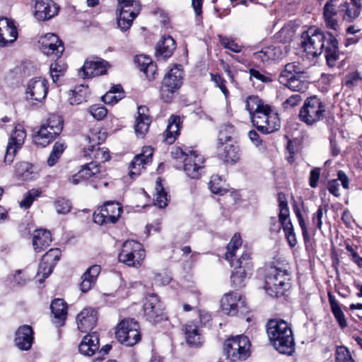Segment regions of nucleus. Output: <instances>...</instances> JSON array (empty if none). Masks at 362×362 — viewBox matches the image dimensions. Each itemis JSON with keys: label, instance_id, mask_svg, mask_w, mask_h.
Here are the masks:
<instances>
[{"label": "nucleus", "instance_id": "nucleus-1", "mask_svg": "<svg viewBox=\"0 0 362 362\" xmlns=\"http://www.w3.org/2000/svg\"><path fill=\"white\" fill-rule=\"evenodd\" d=\"M302 47L308 56L315 57L325 52L327 63L333 64L339 57L338 42L333 35L311 28L302 35Z\"/></svg>", "mask_w": 362, "mask_h": 362}, {"label": "nucleus", "instance_id": "nucleus-2", "mask_svg": "<svg viewBox=\"0 0 362 362\" xmlns=\"http://www.w3.org/2000/svg\"><path fill=\"white\" fill-rule=\"evenodd\" d=\"M267 333L272 346L281 354L291 355L294 351V339L289 324L281 319L269 320Z\"/></svg>", "mask_w": 362, "mask_h": 362}, {"label": "nucleus", "instance_id": "nucleus-3", "mask_svg": "<svg viewBox=\"0 0 362 362\" xmlns=\"http://www.w3.org/2000/svg\"><path fill=\"white\" fill-rule=\"evenodd\" d=\"M105 133L101 132L99 128H93L83 136L81 145L85 157L93 159L92 162L100 164L110 159L108 150L105 147H100L99 145L105 141Z\"/></svg>", "mask_w": 362, "mask_h": 362}, {"label": "nucleus", "instance_id": "nucleus-4", "mask_svg": "<svg viewBox=\"0 0 362 362\" xmlns=\"http://www.w3.org/2000/svg\"><path fill=\"white\" fill-rule=\"evenodd\" d=\"M308 74L298 62L288 63L281 72L279 81L293 91L304 92L308 88Z\"/></svg>", "mask_w": 362, "mask_h": 362}, {"label": "nucleus", "instance_id": "nucleus-5", "mask_svg": "<svg viewBox=\"0 0 362 362\" xmlns=\"http://www.w3.org/2000/svg\"><path fill=\"white\" fill-rule=\"evenodd\" d=\"M290 273L284 267H271L265 277L264 289L272 297L283 296L288 287Z\"/></svg>", "mask_w": 362, "mask_h": 362}, {"label": "nucleus", "instance_id": "nucleus-6", "mask_svg": "<svg viewBox=\"0 0 362 362\" xmlns=\"http://www.w3.org/2000/svg\"><path fill=\"white\" fill-rule=\"evenodd\" d=\"M242 245V239L238 233H235L227 245L225 259L228 260L233 268L243 269L248 273H252L253 264L251 260V253L245 250L240 257L236 258L237 252Z\"/></svg>", "mask_w": 362, "mask_h": 362}, {"label": "nucleus", "instance_id": "nucleus-7", "mask_svg": "<svg viewBox=\"0 0 362 362\" xmlns=\"http://www.w3.org/2000/svg\"><path fill=\"white\" fill-rule=\"evenodd\" d=\"M251 122L263 134H270L279 129L280 119L278 114L268 105L252 117Z\"/></svg>", "mask_w": 362, "mask_h": 362}, {"label": "nucleus", "instance_id": "nucleus-8", "mask_svg": "<svg viewBox=\"0 0 362 362\" xmlns=\"http://www.w3.org/2000/svg\"><path fill=\"white\" fill-rule=\"evenodd\" d=\"M183 71L181 65H175L164 76L160 88L162 100L171 101L174 93L182 84Z\"/></svg>", "mask_w": 362, "mask_h": 362}, {"label": "nucleus", "instance_id": "nucleus-9", "mask_svg": "<svg viewBox=\"0 0 362 362\" xmlns=\"http://www.w3.org/2000/svg\"><path fill=\"white\" fill-rule=\"evenodd\" d=\"M250 341L244 335L227 339L224 342V354L231 361L245 360L249 356Z\"/></svg>", "mask_w": 362, "mask_h": 362}, {"label": "nucleus", "instance_id": "nucleus-10", "mask_svg": "<svg viewBox=\"0 0 362 362\" xmlns=\"http://www.w3.org/2000/svg\"><path fill=\"white\" fill-rule=\"evenodd\" d=\"M325 105L316 96L306 99L299 112L300 119L308 125L320 121L325 115Z\"/></svg>", "mask_w": 362, "mask_h": 362}, {"label": "nucleus", "instance_id": "nucleus-11", "mask_svg": "<svg viewBox=\"0 0 362 362\" xmlns=\"http://www.w3.org/2000/svg\"><path fill=\"white\" fill-rule=\"evenodd\" d=\"M144 257V250L139 242L127 240L122 245L118 259L128 266L137 267L141 265Z\"/></svg>", "mask_w": 362, "mask_h": 362}, {"label": "nucleus", "instance_id": "nucleus-12", "mask_svg": "<svg viewBox=\"0 0 362 362\" xmlns=\"http://www.w3.org/2000/svg\"><path fill=\"white\" fill-rule=\"evenodd\" d=\"M221 307L225 314L231 316L237 315L238 312L244 313L247 311L245 298L238 292L224 294L221 299Z\"/></svg>", "mask_w": 362, "mask_h": 362}, {"label": "nucleus", "instance_id": "nucleus-13", "mask_svg": "<svg viewBox=\"0 0 362 362\" xmlns=\"http://www.w3.org/2000/svg\"><path fill=\"white\" fill-rule=\"evenodd\" d=\"M27 134L23 125L18 124L11 132L6 151L4 156V162L11 164L14 159L16 152L21 149L25 142Z\"/></svg>", "mask_w": 362, "mask_h": 362}, {"label": "nucleus", "instance_id": "nucleus-14", "mask_svg": "<svg viewBox=\"0 0 362 362\" xmlns=\"http://www.w3.org/2000/svg\"><path fill=\"white\" fill-rule=\"evenodd\" d=\"M39 43L41 52L52 59H59L64 51L63 42L54 33H47L42 36Z\"/></svg>", "mask_w": 362, "mask_h": 362}, {"label": "nucleus", "instance_id": "nucleus-15", "mask_svg": "<svg viewBox=\"0 0 362 362\" xmlns=\"http://www.w3.org/2000/svg\"><path fill=\"white\" fill-rule=\"evenodd\" d=\"M122 211V208L118 202H107L99 211L93 214V221L100 225L115 223L117 221Z\"/></svg>", "mask_w": 362, "mask_h": 362}, {"label": "nucleus", "instance_id": "nucleus-16", "mask_svg": "<svg viewBox=\"0 0 362 362\" xmlns=\"http://www.w3.org/2000/svg\"><path fill=\"white\" fill-rule=\"evenodd\" d=\"M48 92V82L42 77L31 78L27 83L25 98L34 102L42 101Z\"/></svg>", "mask_w": 362, "mask_h": 362}, {"label": "nucleus", "instance_id": "nucleus-17", "mask_svg": "<svg viewBox=\"0 0 362 362\" xmlns=\"http://www.w3.org/2000/svg\"><path fill=\"white\" fill-rule=\"evenodd\" d=\"M204 159L197 151H189L183 160V169L186 175L192 179L200 177L204 168Z\"/></svg>", "mask_w": 362, "mask_h": 362}, {"label": "nucleus", "instance_id": "nucleus-18", "mask_svg": "<svg viewBox=\"0 0 362 362\" xmlns=\"http://www.w3.org/2000/svg\"><path fill=\"white\" fill-rule=\"evenodd\" d=\"M217 156L226 163H235L238 160V148L230 142V136H222L219 134L217 145Z\"/></svg>", "mask_w": 362, "mask_h": 362}, {"label": "nucleus", "instance_id": "nucleus-19", "mask_svg": "<svg viewBox=\"0 0 362 362\" xmlns=\"http://www.w3.org/2000/svg\"><path fill=\"white\" fill-rule=\"evenodd\" d=\"M163 305L159 297L155 294L146 296L144 304V312L146 319L151 322H157L163 319Z\"/></svg>", "mask_w": 362, "mask_h": 362}, {"label": "nucleus", "instance_id": "nucleus-20", "mask_svg": "<svg viewBox=\"0 0 362 362\" xmlns=\"http://www.w3.org/2000/svg\"><path fill=\"white\" fill-rule=\"evenodd\" d=\"M107 62L101 59L86 60L79 71L83 78H93L104 75L107 72Z\"/></svg>", "mask_w": 362, "mask_h": 362}, {"label": "nucleus", "instance_id": "nucleus-21", "mask_svg": "<svg viewBox=\"0 0 362 362\" xmlns=\"http://www.w3.org/2000/svg\"><path fill=\"white\" fill-rule=\"evenodd\" d=\"M58 10L52 0H36L34 15L39 21H47L56 16Z\"/></svg>", "mask_w": 362, "mask_h": 362}, {"label": "nucleus", "instance_id": "nucleus-22", "mask_svg": "<svg viewBox=\"0 0 362 362\" xmlns=\"http://www.w3.org/2000/svg\"><path fill=\"white\" fill-rule=\"evenodd\" d=\"M17 36L18 33L13 22L7 18H0V47L13 43Z\"/></svg>", "mask_w": 362, "mask_h": 362}, {"label": "nucleus", "instance_id": "nucleus-23", "mask_svg": "<svg viewBox=\"0 0 362 362\" xmlns=\"http://www.w3.org/2000/svg\"><path fill=\"white\" fill-rule=\"evenodd\" d=\"M97 312L93 308H84L76 316L78 330L81 332L90 331L96 325Z\"/></svg>", "mask_w": 362, "mask_h": 362}, {"label": "nucleus", "instance_id": "nucleus-24", "mask_svg": "<svg viewBox=\"0 0 362 362\" xmlns=\"http://www.w3.org/2000/svg\"><path fill=\"white\" fill-rule=\"evenodd\" d=\"M153 149L146 147L141 154L134 156L129 166V175L131 177L139 175L144 166L152 160Z\"/></svg>", "mask_w": 362, "mask_h": 362}, {"label": "nucleus", "instance_id": "nucleus-25", "mask_svg": "<svg viewBox=\"0 0 362 362\" xmlns=\"http://www.w3.org/2000/svg\"><path fill=\"white\" fill-rule=\"evenodd\" d=\"M153 149L146 147L141 154L134 156L129 166V175L131 177L139 175L144 166L152 160Z\"/></svg>", "mask_w": 362, "mask_h": 362}, {"label": "nucleus", "instance_id": "nucleus-26", "mask_svg": "<svg viewBox=\"0 0 362 362\" xmlns=\"http://www.w3.org/2000/svg\"><path fill=\"white\" fill-rule=\"evenodd\" d=\"M16 346L21 350H29L33 342V331L30 326L23 325L16 332Z\"/></svg>", "mask_w": 362, "mask_h": 362}, {"label": "nucleus", "instance_id": "nucleus-27", "mask_svg": "<svg viewBox=\"0 0 362 362\" xmlns=\"http://www.w3.org/2000/svg\"><path fill=\"white\" fill-rule=\"evenodd\" d=\"M284 52L282 46L271 45L265 47L261 50L254 53V57L263 63L271 61H278L283 58Z\"/></svg>", "mask_w": 362, "mask_h": 362}, {"label": "nucleus", "instance_id": "nucleus-28", "mask_svg": "<svg viewBox=\"0 0 362 362\" xmlns=\"http://www.w3.org/2000/svg\"><path fill=\"white\" fill-rule=\"evenodd\" d=\"M180 116L171 115L168 119L167 128L163 134V141L168 144H173L180 134Z\"/></svg>", "mask_w": 362, "mask_h": 362}, {"label": "nucleus", "instance_id": "nucleus-29", "mask_svg": "<svg viewBox=\"0 0 362 362\" xmlns=\"http://www.w3.org/2000/svg\"><path fill=\"white\" fill-rule=\"evenodd\" d=\"M99 350V336L97 332H92L85 336L78 345L79 352L84 356H93Z\"/></svg>", "mask_w": 362, "mask_h": 362}, {"label": "nucleus", "instance_id": "nucleus-30", "mask_svg": "<svg viewBox=\"0 0 362 362\" xmlns=\"http://www.w3.org/2000/svg\"><path fill=\"white\" fill-rule=\"evenodd\" d=\"M100 272V267L98 264L92 265L84 272L81 276L80 289L86 293L90 291L95 284L97 278Z\"/></svg>", "mask_w": 362, "mask_h": 362}, {"label": "nucleus", "instance_id": "nucleus-31", "mask_svg": "<svg viewBox=\"0 0 362 362\" xmlns=\"http://www.w3.org/2000/svg\"><path fill=\"white\" fill-rule=\"evenodd\" d=\"M50 308L53 313L57 326H62L66 318L67 306L64 300L57 298L52 300Z\"/></svg>", "mask_w": 362, "mask_h": 362}, {"label": "nucleus", "instance_id": "nucleus-32", "mask_svg": "<svg viewBox=\"0 0 362 362\" xmlns=\"http://www.w3.org/2000/svg\"><path fill=\"white\" fill-rule=\"evenodd\" d=\"M52 242L51 234L47 230L38 229L35 230L33 245L37 252L44 250Z\"/></svg>", "mask_w": 362, "mask_h": 362}, {"label": "nucleus", "instance_id": "nucleus-33", "mask_svg": "<svg viewBox=\"0 0 362 362\" xmlns=\"http://www.w3.org/2000/svg\"><path fill=\"white\" fill-rule=\"evenodd\" d=\"M57 136H59L58 134L42 124L40 129L33 136V142L37 146L45 147Z\"/></svg>", "mask_w": 362, "mask_h": 362}, {"label": "nucleus", "instance_id": "nucleus-34", "mask_svg": "<svg viewBox=\"0 0 362 362\" xmlns=\"http://www.w3.org/2000/svg\"><path fill=\"white\" fill-rule=\"evenodd\" d=\"M175 42L171 36H163L156 46L158 57H170L175 49Z\"/></svg>", "mask_w": 362, "mask_h": 362}, {"label": "nucleus", "instance_id": "nucleus-35", "mask_svg": "<svg viewBox=\"0 0 362 362\" xmlns=\"http://www.w3.org/2000/svg\"><path fill=\"white\" fill-rule=\"evenodd\" d=\"M146 107L140 106L138 107V117L136 119L135 132L137 135L143 136L148 130L151 120L145 113Z\"/></svg>", "mask_w": 362, "mask_h": 362}, {"label": "nucleus", "instance_id": "nucleus-36", "mask_svg": "<svg viewBox=\"0 0 362 362\" xmlns=\"http://www.w3.org/2000/svg\"><path fill=\"white\" fill-rule=\"evenodd\" d=\"M335 5L333 4V0H328L323 9V17L328 28L337 31L339 26L337 21L334 18L336 16Z\"/></svg>", "mask_w": 362, "mask_h": 362}, {"label": "nucleus", "instance_id": "nucleus-37", "mask_svg": "<svg viewBox=\"0 0 362 362\" xmlns=\"http://www.w3.org/2000/svg\"><path fill=\"white\" fill-rule=\"evenodd\" d=\"M16 175L22 180H30L35 177L33 165L28 162H21L15 167Z\"/></svg>", "mask_w": 362, "mask_h": 362}, {"label": "nucleus", "instance_id": "nucleus-38", "mask_svg": "<svg viewBox=\"0 0 362 362\" xmlns=\"http://www.w3.org/2000/svg\"><path fill=\"white\" fill-rule=\"evenodd\" d=\"M328 300L331 307V311L337 321L339 326L344 329L347 326L346 320L339 303L335 297L330 293H328Z\"/></svg>", "mask_w": 362, "mask_h": 362}, {"label": "nucleus", "instance_id": "nucleus-39", "mask_svg": "<svg viewBox=\"0 0 362 362\" xmlns=\"http://www.w3.org/2000/svg\"><path fill=\"white\" fill-rule=\"evenodd\" d=\"M119 16L117 18V25L122 30H128L132 24L134 19L139 14L137 10H117Z\"/></svg>", "mask_w": 362, "mask_h": 362}, {"label": "nucleus", "instance_id": "nucleus-40", "mask_svg": "<svg viewBox=\"0 0 362 362\" xmlns=\"http://www.w3.org/2000/svg\"><path fill=\"white\" fill-rule=\"evenodd\" d=\"M185 333L187 342L189 344L198 346L201 344L199 329L197 325L192 322L186 325Z\"/></svg>", "mask_w": 362, "mask_h": 362}, {"label": "nucleus", "instance_id": "nucleus-41", "mask_svg": "<svg viewBox=\"0 0 362 362\" xmlns=\"http://www.w3.org/2000/svg\"><path fill=\"white\" fill-rule=\"evenodd\" d=\"M245 109L250 114V119L257 112L263 109L267 105L264 104L261 98L257 95L248 96L245 101Z\"/></svg>", "mask_w": 362, "mask_h": 362}, {"label": "nucleus", "instance_id": "nucleus-42", "mask_svg": "<svg viewBox=\"0 0 362 362\" xmlns=\"http://www.w3.org/2000/svg\"><path fill=\"white\" fill-rule=\"evenodd\" d=\"M252 273L234 268L231 275L230 281L232 286L236 288H240L245 286L247 279L250 278Z\"/></svg>", "mask_w": 362, "mask_h": 362}, {"label": "nucleus", "instance_id": "nucleus-43", "mask_svg": "<svg viewBox=\"0 0 362 362\" xmlns=\"http://www.w3.org/2000/svg\"><path fill=\"white\" fill-rule=\"evenodd\" d=\"M49 66L50 76L54 83H56L59 77L63 76L67 69V65L63 60L54 59Z\"/></svg>", "mask_w": 362, "mask_h": 362}, {"label": "nucleus", "instance_id": "nucleus-44", "mask_svg": "<svg viewBox=\"0 0 362 362\" xmlns=\"http://www.w3.org/2000/svg\"><path fill=\"white\" fill-rule=\"evenodd\" d=\"M124 97V93L120 86H113L103 97L102 100L108 105H115Z\"/></svg>", "mask_w": 362, "mask_h": 362}, {"label": "nucleus", "instance_id": "nucleus-45", "mask_svg": "<svg viewBox=\"0 0 362 362\" xmlns=\"http://www.w3.org/2000/svg\"><path fill=\"white\" fill-rule=\"evenodd\" d=\"M133 323H137V322L132 318H127L122 320L117 325L115 330V337L119 342L125 339V335H127L128 332H130L129 328L132 329L133 327L130 324Z\"/></svg>", "mask_w": 362, "mask_h": 362}, {"label": "nucleus", "instance_id": "nucleus-46", "mask_svg": "<svg viewBox=\"0 0 362 362\" xmlns=\"http://www.w3.org/2000/svg\"><path fill=\"white\" fill-rule=\"evenodd\" d=\"M133 327L130 329V332H128L127 335H125V339L120 341L121 344H123L126 346H134L137 344L141 340V334L139 332V325L138 323L130 324Z\"/></svg>", "mask_w": 362, "mask_h": 362}, {"label": "nucleus", "instance_id": "nucleus-47", "mask_svg": "<svg viewBox=\"0 0 362 362\" xmlns=\"http://www.w3.org/2000/svg\"><path fill=\"white\" fill-rule=\"evenodd\" d=\"M156 199L154 200L155 205L158 206L159 208H164L168 205V194L165 192L162 184L161 179L158 177L156 182Z\"/></svg>", "mask_w": 362, "mask_h": 362}, {"label": "nucleus", "instance_id": "nucleus-48", "mask_svg": "<svg viewBox=\"0 0 362 362\" xmlns=\"http://www.w3.org/2000/svg\"><path fill=\"white\" fill-rule=\"evenodd\" d=\"M285 233V236L290 247H293L297 244V239L294 232L293 226L291 219L279 221Z\"/></svg>", "mask_w": 362, "mask_h": 362}, {"label": "nucleus", "instance_id": "nucleus-49", "mask_svg": "<svg viewBox=\"0 0 362 362\" xmlns=\"http://www.w3.org/2000/svg\"><path fill=\"white\" fill-rule=\"evenodd\" d=\"M278 202L279 207V221L290 219V211L288 206L287 199L286 194L283 192H279L278 194Z\"/></svg>", "mask_w": 362, "mask_h": 362}, {"label": "nucleus", "instance_id": "nucleus-50", "mask_svg": "<svg viewBox=\"0 0 362 362\" xmlns=\"http://www.w3.org/2000/svg\"><path fill=\"white\" fill-rule=\"evenodd\" d=\"M65 148L66 146L64 143L56 142L54 144L52 152L47 161L49 167L54 165L57 163Z\"/></svg>", "mask_w": 362, "mask_h": 362}, {"label": "nucleus", "instance_id": "nucleus-51", "mask_svg": "<svg viewBox=\"0 0 362 362\" xmlns=\"http://www.w3.org/2000/svg\"><path fill=\"white\" fill-rule=\"evenodd\" d=\"M43 124L59 135L63 129V119L60 116L57 115H50L46 122Z\"/></svg>", "mask_w": 362, "mask_h": 362}, {"label": "nucleus", "instance_id": "nucleus-52", "mask_svg": "<svg viewBox=\"0 0 362 362\" xmlns=\"http://www.w3.org/2000/svg\"><path fill=\"white\" fill-rule=\"evenodd\" d=\"M209 187L214 194H223L226 192V189L224 188V182L218 175H214L211 177Z\"/></svg>", "mask_w": 362, "mask_h": 362}, {"label": "nucleus", "instance_id": "nucleus-53", "mask_svg": "<svg viewBox=\"0 0 362 362\" xmlns=\"http://www.w3.org/2000/svg\"><path fill=\"white\" fill-rule=\"evenodd\" d=\"M100 165L94 162H90L81 166V170H84V177L88 180L97 176L100 173Z\"/></svg>", "mask_w": 362, "mask_h": 362}, {"label": "nucleus", "instance_id": "nucleus-54", "mask_svg": "<svg viewBox=\"0 0 362 362\" xmlns=\"http://www.w3.org/2000/svg\"><path fill=\"white\" fill-rule=\"evenodd\" d=\"M40 193L41 192L39 189H35L28 191L20 202V206L24 209L30 208L35 198L40 197Z\"/></svg>", "mask_w": 362, "mask_h": 362}, {"label": "nucleus", "instance_id": "nucleus-55", "mask_svg": "<svg viewBox=\"0 0 362 362\" xmlns=\"http://www.w3.org/2000/svg\"><path fill=\"white\" fill-rule=\"evenodd\" d=\"M335 362H354L349 349L344 346H337L335 352Z\"/></svg>", "mask_w": 362, "mask_h": 362}, {"label": "nucleus", "instance_id": "nucleus-56", "mask_svg": "<svg viewBox=\"0 0 362 362\" xmlns=\"http://www.w3.org/2000/svg\"><path fill=\"white\" fill-rule=\"evenodd\" d=\"M61 256V250L59 248L50 249L42 258L43 262L55 266Z\"/></svg>", "mask_w": 362, "mask_h": 362}, {"label": "nucleus", "instance_id": "nucleus-57", "mask_svg": "<svg viewBox=\"0 0 362 362\" xmlns=\"http://www.w3.org/2000/svg\"><path fill=\"white\" fill-rule=\"evenodd\" d=\"M221 45L226 49H228L233 52L239 53L242 51L243 47L239 45L234 40L227 37L219 36Z\"/></svg>", "mask_w": 362, "mask_h": 362}, {"label": "nucleus", "instance_id": "nucleus-58", "mask_svg": "<svg viewBox=\"0 0 362 362\" xmlns=\"http://www.w3.org/2000/svg\"><path fill=\"white\" fill-rule=\"evenodd\" d=\"M88 112L95 119L102 120L106 117V115L107 114V110L105 107L101 106L98 104H95V105H91L88 108Z\"/></svg>", "mask_w": 362, "mask_h": 362}, {"label": "nucleus", "instance_id": "nucleus-59", "mask_svg": "<svg viewBox=\"0 0 362 362\" xmlns=\"http://www.w3.org/2000/svg\"><path fill=\"white\" fill-rule=\"evenodd\" d=\"M117 10H137L140 11V5L136 0H118Z\"/></svg>", "mask_w": 362, "mask_h": 362}, {"label": "nucleus", "instance_id": "nucleus-60", "mask_svg": "<svg viewBox=\"0 0 362 362\" xmlns=\"http://www.w3.org/2000/svg\"><path fill=\"white\" fill-rule=\"evenodd\" d=\"M327 206H325V209L320 206L317 209V211L313 214L312 216V223L314 226H316V228L319 230H321L322 226V217L324 215V213L327 212Z\"/></svg>", "mask_w": 362, "mask_h": 362}, {"label": "nucleus", "instance_id": "nucleus-61", "mask_svg": "<svg viewBox=\"0 0 362 362\" xmlns=\"http://www.w3.org/2000/svg\"><path fill=\"white\" fill-rule=\"evenodd\" d=\"M54 267L49 264H45L43 262V260H41V262L39 265L38 272L37 273V276L38 277H40L42 276V279H45L49 276V275L52 272L53 268ZM42 279L39 278V281L41 282Z\"/></svg>", "mask_w": 362, "mask_h": 362}, {"label": "nucleus", "instance_id": "nucleus-62", "mask_svg": "<svg viewBox=\"0 0 362 362\" xmlns=\"http://www.w3.org/2000/svg\"><path fill=\"white\" fill-rule=\"evenodd\" d=\"M211 80L220 88L226 98L229 95V91L226 86V81L218 74H211Z\"/></svg>", "mask_w": 362, "mask_h": 362}, {"label": "nucleus", "instance_id": "nucleus-63", "mask_svg": "<svg viewBox=\"0 0 362 362\" xmlns=\"http://www.w3.org/2000/svg\"><path fill=\"white\" fill-rule=\"evenodd\" d=\"M249 73L251 78L253 77L263 83H269L273 81L272 75L270 74H263L255 69H250Z\"/></svg>", "mask_w": 362, "mask_h": 362}, {"label": "nucleus", "instance_id": "nucleus-64", "mask_svg": "<svg viewBox=\"0 0 362 362\" xmlns=\"http://www.w3.org/2000/svg\"><path fill=\"white\" fill-rule=\"evenodd\" d=\"M302 101L300 94H293L283 103L284 109H291L298 105Z\"/></svg>", "mask_w": 362, "mask_h": 362}]
</instances>
